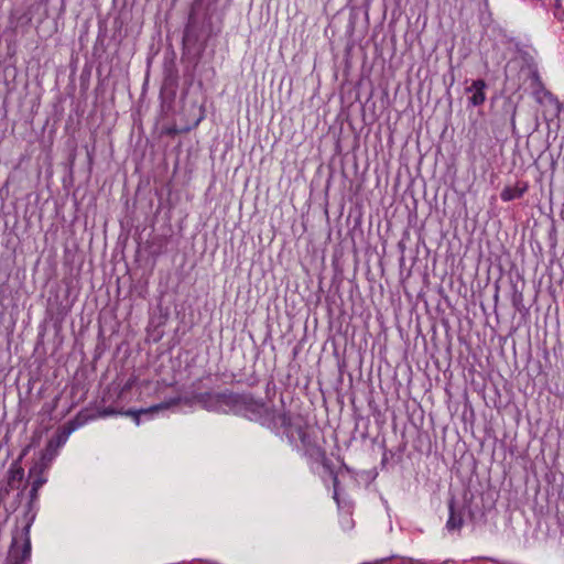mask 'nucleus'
I'll return each instance as SVG.
<instances>
[{"label":"nucleus","instance_id":"obj_1","mask_svg":"<svg viewBox=\"0 0 564 564\" xmlns=\"http://www.w3.org/2000/svg\"><path fill=\"white\" fill-rule=\"evenodd\" d=\"M276 412L275 409L267 406L263 401L254 399L251 394L243 393L236 415H242L250 421H256L262 426L271 429L274 426Z\"/></svg>","mask_w":564,"mask_h":564},{"label":"nucleus","instance_id":"obj_2","mask_svg":"<svg viewBox=\"0 0 564 564\" xmlns=\"http://www.w3.org/2000/svg\"><path fill=\"white\" fill-rule=\"evenodd\" d=\"M280 427L284 430V434L286 435L290 443H294L299 440V430L307 431L310 427L307 423H305L301 419L294 420L289 412H276L274 417V426L270 430L278 431Z\"/></svg>","mask_w":564,"mask_h":564},{"label":"nucleus","instance_id":"obj_3","mask_svg":"<svg viewBox=\"0 0 564 564\" xmlns=\"http://www.w3.org/2000/svg\"><path fill=\"white\" fill-rule=\"evenodd\" d=\"M22 542L13 538L10 546L7 564H23L31 555L30 524H26L21 533Z\"/></svg>","mask_w":564,"mask_h":564},{"label":"nucleus","instance_id":"obj_4","mask_svg":"<svg viewBox=\"0 0 564 564\" xmlns=\"http://www.w3.org/2000/svg\"><path fill=\"white\" fill-rule=\"evenodd\" d=\"M242 394L234 392H221V393H205L200 395V400L208 398L213 400L215 406L219 411L231 412L236 414Z\"/></svg>","mask_w":564,"mask_h":564},{"label":"nucleus","instance_id":"obj_5","mask_svg":"<svg viewBox=\"0 0 564 564\" xmlns=\"http://www.w3.org/2000/svg\"><path fill=\"white\" fill-rule=\"evenodd\" d=\"M531 87L533 96L538 102L547 100L550 104L555 106L557 113L561 111L562 104L550 90L545 88L540 75L536 72H533L531 75Z\"/></svg>","mask_w":564,"mask_h":564},{"label":"nucleus","instance_id":"obj_6","mask_svg":"<svg viewBox=\"0 0 564 564\" xmlns=\"http://www.w3.org/2000/svg\"><path fill=\"white\" fill-rule=\"evenodd\" d=\"M466 506H458L455 497L448 500V519L446 521V529L449 532L460 531L464 527V516Z\"/></svg>","mask_w":564,"mask_h":564},{"label":"nucleus","instance_id":"obj_7","mask_svg":"<svg viewBox=\"0 0 564 564\" xmlns=\"http://www.w3.org/2000/svg\"><path fill=\"white\" fill-rule=\"evenodd\" d=\"M299 441L304 449V454L310 459L323 456V447L318 445L316 434L311 427L305 432L299 430Z\"/></svg>","mask_w":564,"mask_h":564},{"label":"nucleus","instance_id":"obj_8","mask_svg":"<svg viewBox=\"0 0 564 564\" xmlns=\"http://www.w3.org/2000/svg\"><path fill=\"white\" fill-rule=\"evenodd\" d=\"M65 440L66 437H63L61 435L51 438L42 453L40 462L36 463L35 465L47 468L51 462L57 455L59 447L65 443Z\"/></svg>","mask_w":564,"mask_h":564},{"label":"nucleus","instance_id":"obj_9","mask_svg":"<svg viewBox=\"0 0 564 564\" xmlns=\"http://www.w3.org/2000/svg\"><path fill=\"white\" fill-rule=\"evenodd\" d=\"M486 88L487 84L484 79L474 80L471 85L466 88L467 93H471V96L468 98L469 105L474 107L481 106L486 101Z\"/></svg>","mask_w":564,"mask_h":564},{"label":"nucleus","instance_id":"obj_10","mask_svg":"<svg viewBox=\"0 0 564 564\" xmlns=\"http://www.w3.org/2000/svg\"><path fill=\"white\" fill-rule=\"evenodd\" d=\"M528 188V183L518 182L513 186H506L500 193V198L503 202H510L517 198H521L527 193Z\"/></svg>","mask_w":564,"mask_h":564},{"label":"nucleus","instance_id":"obj_11","mask_svg":"<svg viewBox=\"0 0 564 564\" xmlns=\"http://www.w3.org/2000/svg\"><path fill=\"white\" fill-rule=\"evenodd\" d=\"M178 402H180V399L175 398V399H172L169 402L160 403V404L147 408V409H141V410H138V411L128 410L126 412V414L127 415H131L134 419L135 423L139 424L140 423V414H148V413L158 412L160 410L167 409L171 405L178 404Z\"/></svg>","mask_w":564,"mask_h":564},{"label":"nucleus","instance_id":"obj_12","mask_svg":"<svg viewBox=\"0 0 564 564\" xmlns=\"http://www.w3.org/2000/svg\"><path fill=\"white\" fill-rule=\"evenodd\" d=\"M312 460L319 463L325 469H327L333 477V486H334V499L338 502V486L339 479L337 474L333 470V463L327 458L326 452L323 448V456L321 457H312Z\"/></svg>","mask_w":564,"mask_h":564},{"label":"nucleus","instance_id":"obj_13","mask_svg":"<svg viewBox=\"0 0 564 564\" xmlns=\"http://www.w3.org/2000/svg\"><path fill=\"white\" fill-rule=\"evenodd\" d=\"M45 467L34 465L29 470V478L32 479L31 485L35 487V489H40L45 482L46 478L44 477Z\"/></svg>","mask_w":564,"mask_h":564},{"label":"nucleus","instance_id":"obj_14","mask_svg":"<svg viewBox=\"0 0 564 564\" xmlns=\"http://www.w3.org/2000/svg\"><path fill=\"white\" fill-rule=\"evenodd\" d=\"M24 477V469L17 463L12 464L8 470V484L13 487L15 482H21Z\"/></svg>","mask_w":564,"mask_h":564},{"label":"nucleus","instance_id":"obj_15","mask_svg":"<svg viewBox=\"0 0 564 564\" xmlns=\"http://www.w3.org/2000/svg\"><path fill=\"white\" fill-rule=\"evenodd\" d=\"M39 490L31 485L29 508L32 509L33 503L37 500Z\"/></svg>","mask_w":564,"mask_h":564},{"label":"nucleus","instance_id":"obj_16","mask_svg":"<svg viewBox=\"0 0 564 564\" xmlns=\"http://www.w3.org/2000/svg\"><path fill=\"white\" fill-rule=\"evenodd\" d=\"M554 15L561 21H564V9L561 8L558 0H556V7L554 10Z\"/></svg>","mask_w":564,"mask_h":564}]
</instances>
